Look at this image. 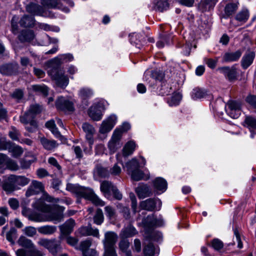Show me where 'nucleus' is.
I'll list each match as a JSON object with an SVG mask.
<instances>
[{
	"label": "nucleus",
	"instance_id": "nucleus-5",
	"mask_svg": "<svg viewBox=\"0 0 256 256\" xmlns=\"http://www.w3.org/2000/svg\"><path fill=\"white\" fill-rule=\"evenodd\" d=\"M218 104H220L222 106H224V108L226 114L232 118H238L241 114V107L239 102L230 100L226 104H224V102L220 99L216 100L214 103L215 111L218 112V108L217 106Z\"/></svg>",
	"mask_w": 256,
	"mask_h": 256
},
{
	"label": "nucleus",
	"instance_id": "nucleus-19",
	"mask_svg": "<svg viewBox=\"0 0 256 256\" xmlns=\"http://www.w3.org/2000/svg\"><path fill=\"white\" fill-rule=\"evenodd\" d=\"M157 202L160 204L162 203L161 201L158 198H150L141 202L140 204V206L142 210L152 211L154 210Z\"/></svg>",
	"mask_w": 256,
	"mask_h": 256
},
{
	"label": "nucleus",
	"instance_id": "nucleus-25",
	"mask_svg": "<svg viewBox=\"0 0 256 256\" xmlns=\"http://www.w3.org/2000/svg\"><path fill=\"white\" fill-rule=\"evenodd\" d=\"M242 54V52L240 50H238L234 52H226L224 55L222 60L226 62H236L239 60Z\"/></svg>",
	"mask_w": 256,
	"mask_h": 256
},
{
	"label": "nucleus",
	"instance_id": "nucleus-27",
	"mask_svg": "<svg viewBox=\"0 0 256 256\" xmlns=\"http://www.w3.org/2000/svg\"><path fill=\"white\" fill-rule=\"evenodd\" d=\"M168 0H154L152 8L156 11L162 12L168 8Z\"/></svg>",
	"mask_w": 256,
	"mask_h": 256
},
{
	"label": "nucleus",
	"instance_id": "nucleus-23",
	"mask_svg": "<svg viewBox=\"0 0 256 256\" xmlns=\"http://www.w3.org/2000/svg\"><path fill=\"white\" fill-rule=\"evenodd\" d=\"M244 126L250 132V138H254L256 134V118L252 116H246L244 120Z\"/></svg>",
	"mask_w": 256,
	"mask_h": 256
},
{
	"label": "nucleus",
	"instance_id": "nucleus-64",
	"mask_svg": "<svg viewBox=\"0 0 256 256\" xmlns=\"http://www.w3.org/2000/svg\"><path fill=\"white\" fill-rule=\"evenodd\" d=\"M246 102L253 108H256V96L249 95L246 98Z\"/></svg>",
	"mask_w": 256,
	"mask_h": 256
},
{
	"label": "nucleus",
	"instance_id": "nucleus-45",
	"mask_svg": "<svg viewBox=\"0 0 256 256\" xmlns=\"http://www.w3.org/2000/svg\"><path fill=\"white\" fill-rule=\"evenodd\" d=\"M78 95L83 100L92 97L94 95L93 90L88 88H82L78 92Z\"/></svg>",
	"mask_w": 256,
	"mask_h": 256
},
{
	"label": "nucleus",
	"instance_id": "nucleus-59",
	"mask_svg": "<svg viewBox=\"0 0 256 256\" xmlns=\"http://www.w3.org/2000/svg\"><path fill=\"white\" fill-rule=\"evenodd\" d=\"M33 88L34 90L42 92L44 96H46L48 94V89L46 86L36 85Z\"/></svg>",
	"mask_w": 256,
	"mask_h": 256
},
{
	"label": "nucleus",
	"instance_id": "nucleus-60",
	"mask_svg": "<svg viewBox=\"0 0 256 256\" xmlns=\"http://www.w3.org/2000/svg\"><path fill=\"white\" fill-rule=\"evenodd\" d=\"M204 60L210 68L214 69L216 66L218 62V58H216L214 60L212 58H204Z\"/></svg>",
	"mask_w": 256,
	"mask_h": 256
},
{
	"label": "nucleus",
	"instance_id": "nucleus-4",
	"mask_svg": "<svg viewBox=\"0 0 256 256\" xmlns=\"http://www.w3.org/2000/svg\"><path fill=\"white\" fill-rule=\"evenodd\" d=\"M118 235L112 232H107L103 240L104 252V256H118L115 249Z\"/></svg>",
	"mask_w": 256,
	"mask_h": 256
},
{
	"label": "nucleus",
	"instance_id": "nucleus-21",
	"mask_svg": "<svg viewBox=\"0 0 256 256\" xmlns=\"http://www.w3.org/2000/svg\"><path fill=\"white\" fill-rule=\"evenodd\" d=\"M44 190V187L42 182L34 180L32 182L30 188L26 191V196H30L34 194L42 192Z\"/></svg>",
	"mask_w": 256,
	"mask_h": 256
},
{
	"label": "nucleus",
	"instance_id": "nucleus-30",
	"mask_svg": "<svg viewBox=\"0 0 256 256\" xmlns=\"http://www.w3.org/2000/svg\"><path fill=\"white\" fill-rule=\"evenodd\" d=\"M26 11L34 15L42 16L43 13L42 8L37 4L30 3L26 7Z\"/></svg>",
	"mask_w": 256,
	"mask_h": 256
},
{
	"label": "nucleus",
	"instance_id": "nucleus-16",
	"mask_svg": "<svg viewBox=\"0 0 256 256\" xmlns=\"http://www.w3.org/2000/svg\"><path fill=\"white\" fill-rule=\"evenodd\" d=\"M218 0H200L198 4V10L202 12L212 10Z\"/></svg>",
	"mask_w": 256,
	"mask_h": 256
},
{
	"label": "nucleus",
	"instance_id": "nucleus-40",
	"mask_svg": "<svg viewBox=\"0 0 256 256\" xmlns=\"http://www.w3.org/2000/svg\"><path fill=\"white\" fill-rule=\"evenodd\" d=\"M15 178L9 177L8 181L4 182L2 184V188L4 190L8 192L14 191L16 188V180Z\"/></svg>",
	"mask_w": 256,
	"mask_h": 256
},
{
	"label": "nucleus",
	"instance_id": "nucleus-33",
	"mask_svg": "<svg viewBox=\"0 0 256 256\" xmlns=\"http://www.w3.org/2000/svg\"><path fill=\"white\" fill-rule=\"evenodd\" d=\"M56 226L51 225H46L38 228L39 233L44 235H52L56 231Z\"/></svg>",
	"mask_w": 256,
	"mask_h": 256
},
{
	"label": "nucleus",
	"instance_id": "nucleus-38",
	"mask_svg": "<svg viewBox=\"0 0 256 256\" xmlns=\"http://www.w3.org/2000/svg\"><path fill=\"white\" fill-rule=\"evenodd\" d=\"M8 150L12 156L14 158H19L24 152L22 148L20 146L13 144L12 142Z\"/></svg>",
	"mask_w": 256,
	"mask_h": 256
},
{
	"label": "nucleus",
	"instance_id": "nucleus-41",
	"mask_svg": "<svg viewBox=\"0 0 256 256\" xmlns=\"http://www.w3.org/2000/svg\"><path fill=\"white\" fill-rule=\"evenodd\" d=\"M238 2H228L224 8V13L227 16L234 14L238 8Z\"/></svg>",
	"mask_w": 256,
	"mask_h": 256
},
{
	"label": "nucleus",
	"instance_id": "nucleus-53",
	"mask_svg": "<svg viewBox=\"0 0 256 256\" xmlns=\"http://www.w3.org/2000/svg\"><path fill=\"white\" fill-rule=\"evenodd\" d=\"M92 245V240L88 239L80 242V250L82 252V255L86 254L88 250Z\"/></svg>",
	"mask_w": 256,
	"mask_h": 256
},
{
	"label": "nucleus",
	"instance_id": "nucleus-35",
	"mask_svg": "<svg viewBox=\"0 0 256 256\" xmlns=\"http://www.w3.org/2000/svg\"><path fill=\"white\" fill-rule=\"evenodd\" d=\"M34 22L33 16L25 15L20 19V24L22 27H32L34 24Z\"/></svg>",
	"mask_w": 256,
	"mask_h": 256
},
{
	"label": "nucleus",
	"instance_id": "nucleus-42",
	"mask_svg": "<svg viewBox=\"0 0 256 256\" xmlns=\"http://www.w3.org/2000/svg\"><path fill=\"white\" fill-rule=\"evenodd\" d=\"M28 220L34 222H46V216L38 212H32L28 216Z\"/></svg>",
	"mask_w": 256,
	"mask_h": 256
},
{
	"label": "nucleus",
	"instance_id": "nucleus-36",
	"mask_svg": "<svg viewBox=\"0 0 256 256\" xmlns=\"http://www.w3.org/2000/svg\"><path fill=\"white\" fill-rule=\"evenodd\" d=\"M136 147V144L134 141L128 142L124 146L122 149V154L124 157H126L132 154L134 152Z\"/></svg>",
	"mask_w": 256,
	"mask_h": 256
},
{
	"label": "nucleus",
	"instance_id": "nucleus-8",
	"mask_svg": "<svg viewBox=\"0 0 256 256\" xmlns=\"http://www.w3.org/2000/svg\"><path fill=\"white\" fill-rule=\"evenodd\" d=\"M55 105L58 110L64 112H72L74 110L73 102L67 97L58 96L56 101Z\"/></svg>",
	"mask_w": 256,
	"mask_h": 256
},
{
	"label": "nucleus",
	"instance_id": "nucleus-15",
	"mask_svg": "<svg viewBox=\"0 0 256 256\" xmlns=\"http://www.w3.org/2000/svg\"><path fill=\"white\" fill-rule=\"evenodd\" d=\"M82 128L86 134V138L88 141L89 146L92 148V146L94 144V135L95 134V129L92 125L87 122L82 124Z\"/></svg>",
	"mask_w": 256,
	"mask_h": 256
},
{
	"label": "nucleus",
	"instance_id": "nucleus-24",
	"mask_svg": "<svg viewBox=\"0 0 256 256\" xmlns=\"http://www.w3.org/2000/svg\"><path fill=\"white\" fill-rule=\"evenodd\" d=\"M136 192L140 198L149 197L152 194V190L146 184H140L136 188Z\"/></svg>",
	"mask_w": 256,
	"mask_h": 256
},
{
	"label": "nucleus",
	"instance_id": "nucleus-61",
	"mask_svg": "<svg viewBox=\"0 0 256 256\" xmlns=\"http://www.w3.org/2000/svg\"><path fill=\"white\" fill-rule=\"evenodd\" d=\"M23 92L19 89H16L10 94L11 97L16 100H21L23 97Z\"/></svg>",
	"mask_w": 256,
	"mask_h": 256
},
{
	"label": "nucleus",
	"instance_id": "nucleus-17",
	"mask_svg": "<svg viewBox=\"0 0 256 256\" xmlns=\"http://www.w3.org/2000/svg\"><path fill=\"white\" fill-rule=\"evenodd\" d=\"M256 56L254 51L248 50L243 56L241 60V66L246 70L248 68L253 62Z\"/></svg>",
	"mask_w": 256,
	"mask_h": 256
},
{
	"label": "nucleus",
	"instance_id": "nucleus-50",
	"mask_svg": "<svg viewBox=\"0 0 256 256\" xmlns=\"http://www.w3.org/2000/svg\"><path fill=\"white\" fill-rule=\"evenodd\" d=\"M17 238V230L14 228H11L6 234V240L12 244H14V240Z\"/></svg>",
	"mask_w": 256,
	"mask_h": 256
},
{
	"label": "nucleus",
	"instance_id": "nucleus-14",
	"mask_svg": "<svg viewBox=\"0 0 256 256\" xmlns=\"http://www.w3.org/2000/svg\"><path fill=\"white\" fill-rule=\"evenodd\" d=\"M73 60L74 56L70 54H60L50 62V66H56V68H59L62 63L71 62Z\"/></svg>",
	"mask_w": 256,
	"mask_h": 256
},
{
	"label": "nucleus",
	"instance_id": "nucleus-37",
	"mask_svg": "<svg viewBox=\"0 0 256 256\" xmlns=\"http://www.w3.org/2000/svg\"><path fill=\"white\" fill-rule=\"evenodd\" d=\"M137 232L136 229L130 224L122 231L120 236L122 238H128L134 236Z\"/></svg>",
	"mask_w": 256,
	"mask_h": 256
},
{
	"label": "nucleus",
	"instance_id": "nucleus-57",
	"mask_svg": "<svg viewBox=\"0 0 256 256\" xmlns=\"http://www.w3.org/2000/svg\"><path fill=\"white\" fill-rule=\"evenodd\" d=\"M11 142L8 141L5 138H0V150H8Z\"/></svg>",
	"mask_w": 256,
	"mask_h": 256
},
{
	"label": "nucleus",
	"instance_id": "nucleus-31",
	"mask_svg": "<svg viewBox=\"0 0 256 256\" xmlns=\"http://www.w3.org/2000/svg\"><path fill=\"white\" fill-rule=\"evenodd\" d=\"M32 206L36 210L42 212H50L52 208L48 204H46L43 200L39 199L36 200L33 204Z\"/></svg>",
	"mask_w": 256,
	"mask_h": 256
},
{
	"label": "nucleus",
	"instance_id": "nucleus-26",
	"mask_svg": "<svg viewBox=\"0 0 256 256\" xmlns=\"http://www.w3.org/2000/svg\"><path fill=\"white\" fill-rule=\"evenodd\" d=\"M35 35L32 30H23L18 36V40L22 42H30L34 39Z\"/></svg>",
	"mask_w": 256,
	"mask_h": 256
},
{
	"label": "nucleus",
	"instance_id": "nucleus-48",
	"mask_svg": "<svg viewBox=\"0 0 256 256\" xmlns=\"http://www.w3.org/2000/svg\"><path fill=\"white\" fill-rule=\"evenodd\" d=\"M144 252L146 256H156L158 253L152 243L148 244L144 248Z\"/></svg>",
	"mask_w": 256,
	"mask_h": 256
},
{
	"label": "nucleus",
	"instance_id": "nucleus-47",
	"mask_svg": "<svg viewBox=\"0 0 256 256\" xmlns=\"http://www.w3.org/2000/svg\"><path fill=\"white\" fill-rule=\"evenodd\" d=\"M35 116L32 114L28 110L24 114V116L20 117V120L22 123L24 124H28L32 122H36L34 120Z\"/></svg>",
	"mask_w": 256,
	"mask_h": 256
},
{
	"label": "nucleus",
	"instance_id": "nucleus-44",
	"mask_svg": "<svg viewBox=\"0 0 256 256\" xmlns=\"http://www.w3.org/2000/svg\"><path fill=\"white\" fill-rule=\"evenodd\" d=\"M250 16L249 12L247 9H244L240 12L236 16V19L240 22H246Z\"/></svg>",
	"mask_w": 256,
	"mask_h": 256
},
{
	"label": "nucleus",
	"instance_id": "nucleus-22",
	"mask_svg": "<svg viewBox=\"0 0 256 256\" xmlns=\"http://www.w3.org/2000/svg\"><path fill=\"white\" fill-rule=\"evenodd\" d=\"M74 226V220L70 218L60 226L62 234L65 236L70 234L72 232Z\"/></svg>",
	"mask_w": 256,
	"mask_h": 256
},
{
	"label": "nucleus",
	"instance_id": "nucleus-11",
	"mask_svg": "<svg viewBox=\"0 0 256 256\" xmlns=\"http://www.w3.org/2000/svg\"><path fill=\"white\" fill-rule=\"evenodd\" d=\"M117 117L114 114L110 115L106 120H104L100 128V132L105 134L109 132L116 124Z\"/></svg>",
	"mask_w": 256,
	"mask_h": 256
},
{
	"label": "nucleus",
	"instance_id": "nucleus-18",
	"mask_svg": "<svg viewBox=\"0 0 256 256\" xmlns=\"http://www.w3.org/2000/svg\"><path fill=\"white\" fill-rule=\"evenodd\" d=\"M63 210L62 207L54 206V210L46 216L47 221L60 222L63 218Z\"/></svg>",
	"mask_w": 256,
	"mask_h": 256
},
{
	"label": "nucleus",
	"instance_id": "nucleus-55",
	"mask_svg": "<svg viewBox=\"0 0 256 256\" xmlns=\"http://www.w3.org/2000/svg\"><path fill=\"white\" fill-rule=\"evenodd\" d=\"M6 168L11 170H16L18 169V166L14 160L8 158L5 164L4 169Z\"/></svg>",
	"mask_w": 256,
	"mask_h": 256
},
{
	"label": "nucleus",
	"instance_id": "nucleus-10",
	"mask_svg": "<svg viewBox=\"0 0 256 256\" xmlns=\"http://www.w3.org/2000/svg\"><path fill=\"white\" fill-rule=\"evenodd\" d=\"M217 70L224 75V77L230 82H232L237 79L238 72L234 66L232 67L224 66L219 67Z\"/></svg>",
	"mask_w": 256,
	"mask_h": 256
},
{
	"label": "nucleus",
	"instance_id": "nucleus-62",
	"mask_svg": "<svg viewBox=\"0 0 256 256\" xmlns=\"http://www.w3.org/2000/svg\"><path fill=\"white\" fill-rule=\"evenodd\" d=\"M212 245L213 248L216 250L222 249L224 246L223 242L218 238L212 240Z\"/></svg>",
	"mask_w": 256,
	"mask_h": 256
},
{
	"label": "nucleus",
	"instance_id": "nucleus-46",
	"mask_svg": "<svg viewBox=\"0 0 256 256\" xmlns=\"http://www.w3.org/2000/svg\"><path fill=\"white\" fill-rule=\"evenodd\" d=\"M115 186L108 181H104L100 184V190L105 194L111 192Z\"/></svg>",
	"mask_w": 256,
	"mask_h": 256
},
{
	"label": "nucleus",
	"instance_id": "nucleus-56",
	"mask_svg": "<svg viewBox=\"0 0 256 256\" xmlns=\"http://www.w3.org/2000/svg\"><path fill=\"white\" fill-rule=\"evenodd\" d=\"M20 132L18 130L14 127L12 126L9 131L8 135L10 137L14 140L18 141Z\"/></svg>",
	"mask_w": 256,
	"mask_h": 256
},
{
	"label": "nucleus",
	"instance_id": "nucleus-6",
	"mask_svg": "<svg viewBox=\"0 0 256 256\" xmlns=\"http://www.w3.org/2000/svg\"><path fill=\"white\" fill-rule=\"evenodd\" d=\"M48 74L56 81L57 84L61 88L66 87L69 82L68 77L64 74V70L56 66H49Z\"/></svg>",
	"mask_w": 256,
	"mask_h": 256
},
{
	"label": "nucleus",
	"instance_id": "nucleus-13",
	"mask_svg": "<svg viewBox=\"0 0 256 256\" xmlns=\"http://www.w3.org/2000/svg\"><path fill=\"white\" fill-rule=\"evenodd\" d=\"M76 233L78 236H92L98 238H100L98 230V228L94 229L90 224L88 226H81L77 230Z\"/></svg>",
	"mask_w": 256,
	"mask_h": 256
},
{
	"label": "nucleus",
	"instance_id": "nucleus-32",
	"mask_svg": "<svg viewBox=\"0 0 256 256\" xmlns=\"http://www.w3.org/2000/svg\"><path fill=\"white\" fill-rule=\"evenodd\" d=\"M121 240L118 244L120 250L125 254L126 256H132L131 250H128L130 243L126 238H120Z\"/></svg>",
	"mask_w": 256,
	"mask_h": 256
},
{
	"label": "nucleus",
	"instance_id": "nucleus-7",
	"mask_svg": "<svg viewBox=\"0 0 256 256\" xmlns=\"http://www.w3.org/2000/svg\"><path fill=\"white\" fill-rule=\"evenodd\" d=\"M38 244L46 248L50 253L55 256L61 250V242L55 238L48 239L42 238L38 242Z\"/></svg>",
	"mask_w": 256,
	"mask_h": 256
},
{
	"label": "nucleus",
	"instance_id": "nucleus-9",
	"mask_svg": "<svg viewBox=\"0 0 256 256\" xmlns=\"http://www.w3.org/2000/svg\"><path fill=\"white\" fill-rule=\"evenodd\" d=\"M121 137V132L120 130H115L108 144V147L111 154L114 153L122 146V144L120 142Z\"/></svg>",
	"mask_w": 256,
	"mask_h": 256
},
{
	"label": "nucleus",
	"instance_id": "nucleus-58",
	"mask_svg": "<svg viewBox=\"0 0 256 256\" xmlns=\"http://www.w3.org/2000/svg\"><path fill=\"white\" fill-rule=\"evenodd\" d=\"M24 233L28 236L32 237L36 233V229L33 226H27L23 230Z\"/></svg>",
	"mask_w": 256,
	"mask_h": 256
},
{
	"label": "nucleus",
	"instance_id": "nucleus-28",
	"mask_svg": "<svg viewBox=\"0 0 256 256\" xmlns=\"http://www.w3.org/2000/svg\"><path fill=\"white\" fill-rule=\"evenodd\" d=\"M40 142L44 148L48 150H52L58 146V144L54 140H48L44 137L40 138Z\"/></svg>",
	"mask_w": 256,
	"mask_h": 256
},
{
	"label": "nucleus",
	"instance_id": "nucleus-39",
	"mask_svg": "<svg viewBox=\"0 0 256 256\" xmlns=\"http://www.w3.org/2000/svg\"><path fill=\"white\" fill-rule=\"evenodd\" d=\"M88 115L93 120L98 121L102 118V112L98 110L96 107L90 106L88 110Z\"/></svg>",
	"mask_w": 256,
	"mask_h": 256
},
{
	"label": "nucleus",
	"instance_id": "nucleus-43",
	"mask_svg": "<svg viewBox=\"0 0 256 256\" xmlns=\"http://www.w3.org/2000/svg\"><path fill=\"white\" fill-rule=\"evenodd\" d=\"M182 98V94L178 92H176L173 94L170 100H168V103L170 106H176L179 104Z\"/></svg>",
	"mask_w": 256,
	"mask_h": 256
},
{
	"label": "nucleus",
	"instance_id": "nucleus-54",
	"mask_svg": "<svg viewBox=\"0 0 256 256\" xmlns=\"http://www.w3.org/2000/svg\"><path fill=\"white\" fill-rule=\"evenodd\" d=\"M104 219V218L102 210L100 208L98 209L96 214L94 218V223L98 225H100L102 223Z\"/></svg>",
	"mask_w": 256,
	"mask_h": 256
},
{
	"label": "nucleus",
	"instance_id": "nucleus-49",
	"mask_svg": "<svg viewBox=\"0 0 256 256\" xmlns=\"http://www.w3.org/2000/svg\"><path fill=\"white\" fill-rule=\"evenodd\" d=\"M142 36L139 34H133L130 35V41L132 44L135 45L136 47L140 48Z\"/></svg>",
	"mask_w": 256,
	"mask_h": 256
},
{
	"label": "nucleus",
	"instance_id": "nucleus-51",
	"mask_svg": "<svg viewBox=\"0 0 256 256\" xmlns=\"http://www.w3.org/2000/svg\"><path fill=\"white\" fill-rule=\"evenodd\" d=\"M142 224L144 226L151 228L156 224V220L154 215H150L147 216L146 218L142 220Z\"/></svg>",
	"mask_w": 256,
	"mask_h": 256
},
{
	"label": "nucleus",
	"instance_id": "nucleus-3",
	"mask_svg": "<svg viewBox=\"0 0 256 256\" xmlns=\"http://www.w3.org/2000/svg\"><path fill=\"white\" fill-rule=\"evenodd\" d=\"M18 244L20 246L30 249L26 250L23 248L18 249L16 252V256H44L43 252L37 249L32 242L24 236L18 238Z\"/></svg>",
	"mask_w": 256,
	"mask_h": 256
},
{
	"label": "nucleus",
	"instance_id": "nucleus-34",
	"mask_svg": "<svg viewBox=\"0 0 256 256\" xmlns=\"http://www.w3.org/2000/svg\"><path fill=\"white\" fill-rule=\"evenodd\" d=\"M154 186L157 190L162 191L163 192L167 188V183L165 180L158 177L154 182Z\"/></svg>",
	"mask_w": 256,
	"mask_h": 256
},
{
	"label": "nucleus",
	"instance_id": "nucleus-2",
	"mask_svg": "<svg viewBox=\"0 0 256 256\" xmlns=\"http://www.w3.org/2000/svg\"><path fill=\"white\" fill-rule=\"evenodd\" d=\"M66 190L90 200L96 206H104L105 204L104 202L96 195L90 188L79 186L78 184H68Z\"/></svg>",
	"mask_w": 256,
	"mask_h": 256
},
{
	"label": "nucleus",
	"instance_id": "nucleus-12",
	"mask_svg": "<svg viewBox=\"0 0 256 256\" xmlns=\"http://www.w3.org/2000/svg\"><path fill=\"white\" fill-rule=\"evenodd\" d=\"M18 68L16 63L6 64L0 66V73L8 76L15 75L18 73Z\"/></svg>",
	"mask_w": 256,
	"mask_h": 256
},
{
	"label": "nucleus",
	"instance_id": "nucleus-52",
	"mask_svg": "<svg viewBox=\"0 0 256 256\" xmlns=\"http://www.w3.org/2000/svg\"><path fill=\"white\" fill-rule=\"evenodd\" d=\"M108 170L102 167L100 164H97L94 170L95 176H104L108 172Z\"/></svg>",
	"mask_w": 256,
	"mask_h": 256
},
{
	"label": "nucleus",
	"instance_id": "nucleus-63",
	"mask_svg": "<svg viewBox=\"0 0 256 256\" xmlns=\"http://www.w3.org/2000/svg\"><path fill=\"white\" fill-rule=\"evenodd\" d=\"M26 129L30 132H35L37 130L38 125L36 122H32L26 124Z\"/></svg>",
	"mask_w": 256,
	"mask_h": 256
},
{
	"label": "nucleus",
	"instance_id": "nucleus-1",
	"mask_svg": "<svg viewBox=\"0 0 256 256\" xmlns=\"http://www.w3.org/2000/svg\"><path fill=\"white\" fill-rule=\"evenodd\" d=\"M164 74L160 70H154L151 72L146 71L144 74V80L148 81L151 86L155 82L158 86L159 94L162 96L168 95L171 92L172 87L164 80Z\"/></svg>",
	"mask_w": 256,
	"mask_h": 256
},
{
	"label": "nucleus",
	"instance_id": "nucleus-20",
	"mask_svg": "<svg viewBox=\"0 0 256 256\" xmlns=\"http://www.w3.org/2000/svg\"><path fill=\"white\" fill-rule=\"evenodd\" d=\"M127 170L131 173V176H137L140 173L139 162L136 158H133L126 164Z\"/></svg>",
	"mask_w": 256,
	"mask_h": 256
},
{
	"label": "nucleus",
	"instance_id": "nucleus-29",
	"mask_svg": "<svg viewBox=\"0 0 256 256\" xmlns=\"http://www.w3.org/2000/svg\"><path fill=\"white\" fill-rule=\"evenodd\" d=\"M208 96L209 94L206 90L198 88H194L191 92V97L194 100L206 98Z\"/></svg>",
	"mask_w": 256,
	"mask_h": 256
}]
</instances>
